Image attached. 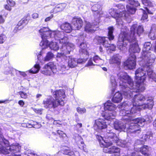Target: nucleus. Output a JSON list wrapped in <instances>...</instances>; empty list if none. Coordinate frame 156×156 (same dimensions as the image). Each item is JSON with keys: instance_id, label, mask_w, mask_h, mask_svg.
I'll return each mask as SVG.
<instances>
[{"instance_id": "f257e3e1", "label": "nucleus", "mask_w": 156, "mask_h": 156, "mask_svg": "<svg viewBox=\"0 0 156 156\" xmlns=\"http://www.w3.org/2000/svg\"><path fill=\"white\" fill-rule=\"evenodd\" d=\"M132 100V104L131 102L125 101L119 105L120 114L129 118H125L129 124V129L127 130V133L138 134L140 132V127H143L145 124V120L142 118L132 119L129 117H132L133 115L140 109H151L154 103L151 98H146L141 94L134 95Z\"/></svg>"}, {"instance_id": "f03ea898", "label": "nucleus", "mask_w": 156, "mask_h": 156, "mask_svg": "<svg viewBox=\"0 0 156 156\" xmlns=\"http://www.w3.org/2000/svg\"><path fill=\"white\" fill-rule=\"evenodd\" d=\"M141 61L142 62H144L145 64L144 66L137 69L135 71L136 85H134L133 80L126 73L120 72L116 76L112 75L111 77L112 92L115 91L117 83H119L123 94L127 98H129L132 97L133 93L142 92L145 90L144 81L147 77L146 71L148 69L147 68L152 65L147 64L146 60L143 59Z\"/></svg>"}, {"instance_id": "7ed1b4c3", "label": "nucleus", "mask_w": 156, "mask_h": 156, "mask_svg": "<svg viewBox=\"0 0 156 156\" xmlns=\"http://www.w3.org/2000/svg\"><path fill=\"white\" fill-rule=\"evenodd\" d=\"M129 30L127 28L125 30L122 29L121 30V33L120 34L117 42L118 48L120 50H123L126 49V46L129 42H131L130 44L129 52L130 53V55H133L134 53H139L140 51V48L139 47L138 44L135 39V40H133V38L128 37L127 33Z\"/></svg>"}, {"instance_id": "20e7f679", "label": "nucleus", "mask_w": 156, "mask_h": 156, "mask_svg": "<svg viewBox=\"0 0 156 156\" xmlns=\"http://www.w3.org/2000/svg\"><path fill=\"white\" fill-rule=\"evenodd\" d=\"M126 8L127 12L124 11L120 12L114 8L111 9L109 10L110 14L116 19L118 27L121 29V30L122 29L125 30L127 28V27L125 26L124 24H123L122 20H127L129 18V14H134L136 11V9L135 8L128 4L126 5Z\"/></svg>"}, {"instance_id": "39448f33", "label": "nucleus", "mask_w": 156, "mask_h": 156, "mask_svg": "<svg viewBox=\"0 0 156 156\" xmlns=\"http://www.w3.org/2000/svg\"><path fill=\"white\" fill-rule=\"evenodd\" d=\"M4 144L5 147H0V153L7 155V156H22L21 155H17L15 154L19 152L21 147L18 143H13L10 145L8 140L5 139L2 135L0 134V144Z\"/></svg>"}, {"instance_id": "423d86ee", "label": "nucleus", "mask_w": 156, "mask_h": 156, "mask_svg": "<svg viewBox=\"0 0 156 156\" xmlns=\"http://www.w3.org/2000/svg\"><path fill=\"white\" fill-rule=\"evenodd\" d=\"M105 111L102 113V116L107 120H112L116 115L115 112L117 107L110 101L105 103L104 105Z\"/></svg>"}, {"instance_id": "0eeeda50", "label": "nucleus", "mask_w": 156, "mask_h": 156, "mask_svg": "<svg viewBox=\"0 0 156 156\" xmlns=\"http://www.w3.org/2000/svg\"><path fill=\"white\" fill-rule=\"evenodd\" d=\"M151 46V44L150 42H146L144 44L141 57L142 59L146 60L147 64L149 65H152L155 58V55L149 51Z\"/></svg>"}, {"instance_id": "6e6552de", "label": "nucleus", "mask_w": 156, "mask_h": 156, "mask_svg": "<svg viewBox=\"0 0 156 156\" xmlns=\"http://www.w3.org/2000/svg\"><path fill=\"white\" fill-rule=\"evenodd\" d=\"M105 139L109 140L110 142L112 141L115 142L116 144L119 146L122 147H127L126 142L124 140H120L117 137L116 135L113 133L111 130H108L105 135ZM128 143H127V145Z\"/></svg>"}, {"instance_id": "1a4fd4ad", "label": "nucleus", "mask_w": 156, "mask_h": 156, "mask_svg": "<svg viewBox=\"0 0 156 156\" xmlns=\"http://www.w3.org/2000/svg\"><path fill=\"white\" fill-rule=\"evenodd\" d=\"M43 104L45 108H55L57 107L58 105H63L64 104V101L62 100H58L57 102L52 97H49L44 100Z\"/></svg>"}, {"instance_id": "9d476101", "label": "nucleus", "mask_w": 156, "mask_h": 156, "mask_svg": "<svg viewBox=\"0 0 156 156\" xmlns=\"http://www.w3.org/2000/svg\"><path fill=\"white\" fill-rule=\"evenodd\" d=\"M49 28L47 27H43L39 30V33L41 36L42 40L40 44V45L42 47V49L47 48L49 45L48 41L47 39H48L49 37H48L49 32L48 31Z\"/></svg>"}, {"instance_id": "9b49d317", "label": "nucleus", "mask_w": 156, "mask_h": 156, "mask_svg": "<svg viewBox=\"0 0 156 156\" xmlns=\"http://www.w3.org/2000/svg\"><path fill=\"white\" fill-rule=\"evenodd\" d=\"M74 44L70 42L68 43L64 47H62L60 48L61 52H58L57 55L58 58H62L66 60L67 59V57L66 56V54H69L75 48Z\"/></svg>"}, {"instance_id": "f8f14e48", "label": "nucleus", "mask_w": 156, "mask_h": 156, "mask_svg": "<svg viewBox=\"0 0 156 156\" xmlns=\"http://www.w3.org/2000/svg\"><path fill=\"white\" fill-rule=\"evenodd\" d=\"M56 72V66L52 62L45 65L41 70V73L46 76L51 75Z\"/></svg>"}, {"instance_id": "ddd939ff", "label": "nucleus", "mask_w": 156, "mask_h": 156, "mask_svg": "<svg viewBox=\"0 0 156 156\" xmlns=\"http://www.w3.org/2000/svg\"><path fill=\"white\" fill-rule=\"evenodd\" d=\"M143 32V27L139 26L137 27V24H134L131 28V34L129 36L130 38H133V40L136 39L137 36H139Z\"/></svg>"}, {"instance_id": "4468645a", "label": "nucleus", "mask_w": 156, "mask_h": 156, "mask_svg": "<svg viewBox=\"0 0 156 156\" xmlns=\"http://www.w3.org/2000/svg\"><path fill=\"white\" fill-rule=\"evenodd\" d=\"M112 144V142H109L108 143L107 146H105L104 147L103 149V151L105 153H109L110 154L116 153L117 155H116V154H115L111 156H120V149L117 147L115 146L111 147V145Z\"/></svg>"}, {"instance_id": "2eb2a0df", "label": "nucleus", "mask_w": 156, "mask_h": 156, "mask_svg": "<svg viewBox=\"0 0 156 156\" xmlns=\"http://www.w3.org/2000/svg\"><path fill=\"white\" fill-rule=\"evenodd\" d=\"M136 59L135 55L129 56L128 59L124 62V67L130 69L135 68L136 65Z\"/></svg>"}, {"instance_id": "dca6fc26", "label": "nucleus", "mask_w": 156, "mask_h": 156, "mask_svg": "<svg viewBox=\"0 0 156 156\" xmlns=\"http://www.w3.org/2000/svg\"><path fill=\"white\" fill-rule=\"evenodd\" d=\"M126 118H123L126 121V122H125V125H124V123L119 122L118 121H116L114 122V125L115 129L120 131H123L127 132V130L129 129V124L128 122L127 121V119H125Z\"/></svg>"}, {"instance_id": "f3484780", "label": "nucleus", "mask_w": 156, "mask_h": 156, "mask_svg": "<svg viewBox=\"0 0 156 156\" xmlns=\"http://www.w3.org/2000/svg\"><path fill=\"white\" fill-rule=\"evenodd\" d=\"M104 120L101 119H98L95 121L94 124V127L96 130H101L105 129L107 128L106 120H107L105 119Z\"/></svg>"}, {"instance_id": "a211bd4d", "label": "nucleus", "mask_w": 156, "mask_h": 156, "mask_svg": "<svg viewBox=\"0 0 156 156\" xmlns=\"http://www.w3.org/2000/svg\"><path fill=\"white\" fill-rule=\"evenodd\" d=\"M48 31L49 32V34H48V36H47L54 38L58 41H59L62 37H64V36L66 35L63 32L58 30L51 31L49 29Z\"/></svg>"}, {"instance_id": "6ab92c4d", "label": "nucleus", "mask_w": 156, "mask_h": 156, "mask_svg": "<svg viewBox=\"0 0 156 156\" xmlns=\"http://www.w3.org/2000/svg\"><path fill=\"white\" fill-rule=\"evenodd\" d=\"M42 54V51H41L38 54H37L38 60L42 64H44L46 61H49L54 57L53 54L51 52H49L47 53L46 55L43 59L41 56Z\"/></svg>"}, {"instance_id": "aec40b11", "label": "nucleus", "mask_w": 156, "mask_h": 156, "mask_svg": "<svg viewBox=\"0 0 156 156\" xmlns=\"http://www.w3.org/2000/svg\"><path fill=\"white\" fill-rule=\"evenodd\" d=\"M98 23L96 24H94V23H91L89 22H86L84 30L85 31L89 33H93L96 30H98V26L97 25Z\"/></svg>"}, {"instance_id": "412c9836", "label": "nucleus", "mask_w": 156, "mask_h": 156, "mask_svg": "<svg viewBox=\"0 0 156 156\" xmlns=\"http://www.w3.org/2000/svg\"><path fill=\"white\" fill-rule=\"evenodd\" d=\"M73 27L75 30H79L81 28L83 25L82 20L80 17H74L72 20Z\"/></svg>"}, {"instance_id": "4be33fe9", "label": "nucleus", "mask_w": 156, "mask_h": 156, "mask_svg": "<svg viewBox=\"0 0 156 156\" xmlns=\"http://www.w3.org/2000/svg\"><path fill=\"white\" fill-rule=\"evenodd\" d=\"M63 154L69 155L70 156H74V152L71 151L69 148L66 147L62 148L61 151H59L57 154L56 156H62Z\"/></svg>"}, {"instance_id": "5701e85b", "label": "nucleus", "mask_w": 156, "mask_h": 156, "mask_svg": "<svg viewBox=\"0 0 156 156\" xmlns=\"http://www.w3.org/2000/svg\"><path fill=\"white\" fill-rule=\"evenodd\" d=\"M53 95L55 98V100L57 102V101L60 100L61 101L62 100L63 101L65 98V92L63 90H56L53 93Z\"/></svg>"}, {"instance_id": "b1692460", "label": "nucleus", "mask_w": 156, "mask_h": 156, "mask_svg": "<svg viewBox=\"0 0 156 156\" xmlns=\"http://www.w3.org/2000/svg\"><path fill=\"white\" fill-rule=\"evenodd\" d=\"M152 137V133L151 132H148L147 134L143 135L140 140H137L136 143L139 144H143L145 141L151 140Z\"/></svg>"}, {"instance_id": "393cba45", "label": "nucleus", "mask_w": 156, "mask_h": 156, "mask_svg": "<svg viewBox=\"0 0 156 156\" xmlns=\"http://www.w3.org/2000/svg\"><path fill=\"white\" fill-rule=\"evenodd\" d=\"M151 66H150L147 68V69H147V75L149 78L152 79L156 82V74L152 71L151 68Z\"/></svg>"}, {"instance_id": "a878e982", "label": "nucleus", "mask_w": 156, "mask_h": 156, "mask_svg": "<svg viewBox=\"0 0 156 156\" xmlns=\"http://www.w3.org/2000/svg\"><path fill=\"white\" fill-rule=\"evenodd\" d=\"M66 5V3L58 4L55 6L52 10L51 11V12L56 13L62 11L65 9Z\"/></svg>"}, {"instance_id": "bb28decb", "label": "nucleus", "mask_w": 156, "mask_h": 156, "mask_svg": "<svg viewBox=\"0 0 156 156\" xmlns=\"http://www.w3.org/2000/svg\"><path fill=\"white\" fill-rule=\"evenodd\" d=\"M123 98L122 94L119 92H116L114 95L112 99L113 102L118 103L121 102Z\"/></svg>"}, {"instance_id": "cd10ccee", "label": "nucleus", "mask_w": 156, "mask_h": 156, "mask_svg": "<svg viewBox=\"0 0 156 156\" xmlns=\"http://www.w3.org/2000/svg\"><path fill=\"white\" fill-rule=\"evenodd\" d=\"M121 57L118 54L114 55L109 60L110 64L116 63L118 65L120 64Z\"/></svg>"}, {"instance_id": "c85d7f7f", "label": "nucleus", "mask_w": 156, "mask_h": 156, "mask_svg": "<svg viewBox=\"0 0 156 156\" xmlns=\"http://www.w3.org/2000/svg\"><path fill=\"white\" fill-rule=\"evenodd\" d=\"M60 27L62 30L67 33H70L72 29L70 24L67 23L62 24Z\"/></svg>"}, {"instance_id": "c756f323", "label": "nucleus", "mask_w": 156, "mask_h": 156, "mask_svg": "<svg viewBox=\"0 0 156 156\" xmlns=\"http://www.w3.org/2000/svg\"><path fill=\"white\" fill-rule=\"evenodd\" d=\"M79 52L80 54L86 55L87 57L88 53L87 50L86 44L83 42L81 43L80 46Z\"/></svg>"}, {"instance_id": "7c9ffc66", "label": "nucleus", "mask_w": 156, "mask_h": 156, "mask_svg": "<svg viewBox=\"0 0 156 156\" xmlns=\"http://www.w3.org/2000/svg\"><path fill=\"white\" fill-rule=\"evenodd\" d=\"M101 6L99 4H96L92 7V10L95 12L94 14H97V16L99 17L102 14V12L101 11Z\"/></svg>"}, {"instance_id": "2f4dec72", "label": "nucleus", "mask_w": 156, "mask_h": 156, "mask_svg": "<svg viewBox=\"0 0 156 156\" xmlns=\"http://www.w3.org/2000/svg\"><path fill=\"white\" fill-rule=\"evenodd\" d=\"M68 64L69 67L73 68L75 67L77 65L76 59L71 56H69Z\"/></svg>"}, {"instance_id": "473e14b6", "label": "nucleus", "mask_w": 156, "mask_h": 156, "mask_svg": "<svg viewBox=\"0 0 156 156\" xmlns=\"http://www.w3.org/2000/svg\"><path fill=\"white\" fill-rule=\"evenodd\" d=\"M148 36L151 40L156 39V25L152 26Z\"/></svg>"}, {"instance_id": "72a5a7b5", "label": "nucleus", "mask_w": 156, "mask_h": 156, "mask_svg": "<svg viewBox=\"0 0 156 156\" xmlns=\"http://www.w3.org/2000/svg\"><path fill=\"white\" fill-rule=\"evenodd\" d=\"M27 23V21L25 19H23L20 20L18 23L15 28L14 31L20 30L23 28L24 26Z\"/></svg>"}, {"instance_id": "f704fd0d", "label": "nucleus", "mask_w": 156, "mask_h": 156, "mask_svg": "<svg viewBox=\"0 0 156 156\" xmlns=\"http://www.w3.org/2000/svg\"><path fill=\"white\" fill-rule=\"evenodd\" d=\"M150 149V147L144 145L138 150V151H140L145 156H149L148 151Z\"/></svg>"}, {"instance_id": "c9c22d12", "label": "nucleus", "mask_w": 156, "mask_h": 156, "mask_svg": "<svg viewBox=\"0 0 156 156\" xmlns=\"http://www.w3.org/2000/svg\"><path fill=\"white\" fill-rule=\"evenodd\" d=\"M98 42L100 43H102L103 45L105 47L108 48L110 45V44L108 43V41L106 40L105 37H97Z\"/></svg>"}, {"instance_id": "e433bc0d", "label": "nucleus", "mask_w": 156, "mask_h": 156, "mask_svg": "<svg viewBox=\"0 0 156 156\" xmlns=\"http://www.w3.org/2000/svg\"><path fill=\"white\" fill-rule=\"evenodd\" d=\"M97 138L100 144L101 147H104L105 146H107L108 142V140H105L101 136L98 135L97 136Z\"/></svg>"}, {"instance_id": "4c0bfd02", "label": "nucleus", "mask_w": 156, "mask_h": 156, "mask_svg": "<svg viewBox=\"0 0 156 156\" xmlns=\"http://www.w3.org/2000/svg\"><path fill=\"white\" fill-rule=\"evenodd\" d=\"M40 68L41 67L39 64L36 63L34 65V66L29 70V72L30 73L36 74L39 72Z\"/></svg>"}, {"instance_id": "58836bf2", "label": "nucleus", "mask_w": 156, "mask_h": 156, "mask_svg": "<svg viewBox=\"0 0 156 156\" xmlns=\"http://www.w3.org/2000/svg\"><path fill=\"white\" fill-rule=\"evenodd\" d=\"M58 41L62 45L61 47H64L69 43V39L66 35L64 36V37H62Z\"/></svg>"}, {"instance_id": "ea45409f", "label": "nucleus", "mask_w": 156, "mask_h": 156, "mask_svg": "<svg viewBox=\"0 0 156 156\" xmlns=\"http://www.w3.org/2000/svg\"><path fill=\"white\" fill-rule=\"evenodd\" d=\"M93 60L95 63H97L95 64L96 65L100 66L102 65L104 63V60L98 55L94 56L93 58Z\"/></svg>"}, {"instance_id": "a19ab883", "label": "nucleus", "mask_w": 156, "mask_h": 156, "mask_svg": "<svg viewBox=\"0 0 156 156\" xmlns=\"http://www.w3.org/2000/svg\"><path fill=\"white\" fill-rule=\"evenodd\" d=\"M108 38L109 39V41L113 40L114 38V36L113 34V31L114 28L113 27H108Z\"/></svg>"}, {"instance_id": "79ce46f5", "label": "nucleus", "mask_w": 156, "mask_h": 156, "mask_svg": "<svg viewBox=\"0 0 156 156\" xmlns=\"http://www.w3.org/2000/svg\"><path fill=\"white\" fill-rule=\"evenodd\" d=\"M49 46L52 50L55 51L58 50L59 48V46L57 42H51L49 44Z\"/></svg>"}, {"instance_id": "37998d69", "label": "nucleus", "mask_w": 156, "mask_h": 156, "mask_svg": "<svg viewBox=\"0 0 156 156\" xmlns=\"http://www.w3.org/2000/svg\"><path fill=\"white\" fill-rule=\"evenodd\" d=\"M142 3L146 6L152 7L154 6V4L149 0H141Z\"/></svg>"}, {"instance_id": "c03bdc74", "label": "nucleus", "mask_w": 156, "mask_h": 156, "mask_svg": "<svg viewBox=\"0 0 156 156\" xmlns=\"http://www.w3.org/2000/svg\"><path fill=\"white\" fill-rule=\"evenodd\" d=\"M83 55V56H84V58H79L78 59H76L77 64H78L84 63L87 60V59L88 58V55H87V56H86V55Z\"/></svg>"}, {"instance_id": "a18cd8bd", "label": "nucleus", "mask_w": 156, "mask_h": 156, "mask_svg": "<svg viewBox=\"0 0 156 156\" xmlns=\"http://www.w3.org/2000/svg\"><path fill=\"white\" fill-rule=\"evenodd\" d=\"M35 123H36V124H31L29 123H27L26 125V126L29 128H30L33 127L36 128H38L40 127L41 126L40 124L38 123L37 122H35Z\"/></svg>"}, {"instance_id": "49530a36", "label": "nucleus", "mask_w": 156, "mask_h": 156, "mask_svg": "<svg viewBox=\"0 0 156 156\" xmlns=\"http://www.w3.org/2000/svg\"><path fill=\"white\" fill-rule=\"evenodd\" d=\"M19 94L20 95L22 98L26 99L28 97V95L26 93L23 91H21L19 92Z\"/></svg>"}, {"instance_id": "de8ad7c7", "label": "nucleus", "mask_w": 156, "mask_h": 156, "mask_svg": "<svg viewBox=\"0 0 156 156\" xmlns=\"http://www.w3.org/2000/svg\"><path fill=\"white\" fill-rule=\"evenodd\" d=\"M74 137L76 143L79 144V142L82 140V138L80 136L77 134H75L74 136Z\"/></svg>"}, {"instance_id": "09e8293b", "label": "nucleus", "mask_w": 156, "mask_h": 156, "mask_svg": "<svg viewBox=\"0 0 156 156\" xmlns=\"http://www.w3.org/2000/svg\"><path fill=\"white\" fill-rule=\"evenodd\" d=\"M76 110L77 112L80 114H83L86 112V109L84 108H80L78 107L77 108Z\"/></svg>"}, {"instance_id": "8fccbe9b", "label": "nucleus", "mask_w": 156, "mask_h": 156, "mask_svg": "<svg viewBox=\"0 0 156 156\" xmlns=\"http://www.w3.org/2000/svg\"><path fill=\"white\" fill-rule=\"evenodd\" d=\"M28 153L29 154L28 155V156H48L45 154H41L40 155H39L35 154L33 151H30V153Z\"/></svg>"}, {"instance_id": "3c124183", "label": "nucleus", "mask_w": 156, "mask_h": 156, "mask_svg": "<svg viewBox=\"0 0 156 156\" xmlns=\"http://www.w3.org/2000/svg\"><path fill=\"white\" fill-rule=\"evenodd\" d=\"M140 9L142 10L143 13L142 16L141 18V20L144 21L145 20L147 19L148 18V16L147 14L145 12V11L143 10L142 9Z\"/></svg>"}, {"instance_id": "603ef678", "label": "nucleus", "mask_w": 156, "mask_h": 156, "mask_svg": "<svg viewBox=\"0 0 156 156\" xmlns=\"http://www.w3.org/2000/svg\"><path fill=\"white\" fill-rule=\"evenodd\" d=\"M6 38L5 36L3 34L0 35V44L2 43Z\"/></svg>"}, {"instance_id": "864d4df0", "label": "nucleus", "mask_w": 156, "mask_h": 156, "mask_svg": "<svg viewBox=\"0 0 156 156\" xmlns=\"http://www.w3.org/2000/svg\"><path fill=\"white\" fill-rule=\"evenodd\" d=\"M7 4L11 6H14L15 5V2L13 0H7Z\"/></svg>"}, {"instance_id": "5fc2aeb1", "label": "nucleus", "mask_w": 156, "mask_h": 156, "mask_svg": "<svg viewBox=\"0 0 156 156\" xmlns=\"http://www.w3.org/2000/svg\"><path fill=\"white\" fill-rule=\"evenodd\" d=\"M93 58H90L87 64V66H91L92 65H95V64L93 62Z\"/></svg>"}, {"instance_id": "6e6d98bb", "label": "nucleus", "mask_w": 156, "mask_h": 156, "mask_svg": "<svg viewBox=\"0 0 156 156\" xmlns=\"http://www.w3.org/2000/svg\"><path fill=\"white\" fill-rule=\"evenodd\" d=\"M82 125L81 123H78L76 125V130L78 133L81 132V131L79 129L82 127Z\"/></svg>"}, {"instance_id": "4d7b16f0", "label": "nucleus", "mask_w": 156, "mask_h": 156, "mask_svg": "<svg viewBox=\"0 0 156 156\" xmlns=\"http://www.w3.org/2000/svg\"><path fill=\"white\" fill-rule=\"evenodd\" d=\"M116 6L119 9L122 10L125 9V6L122 4H119L117 5Z\"/></svg>"}, {"instance_id": "13d9d810", "label": "nucleus", "mask_w": 156, "mask_h": 156, "mask_svg": "<svg viewBox=\"0 0 156 156\" xmlns=\"http://www.w3.org/2000/svg\"><path fill=\"white\" fill-rule=\"evenodd\" d=\"M108 49H110V50L112 51H114L115 50L116 48L115 46L113 44H110V45L108 48Z\"/></svg>"}, {"instance_id": "bf43d9fd", "label": "nucleus", "mask_w": 156, "mask_h": 156, "mask_svg": "<svg viewBox=\"0 0 156 156\" xmlns=\"http://www.w3.org/2000/svg\"><path fill=\"white\" fill-rule=\"evenodd\" d=\"M53 17V15H51V16L49 17H48L46 18L44 20L45 22H47L49 21Z\"/></svg>"}, {"instance_id": "052dcab7", "label": "nucleus", "mask_w": 156, "mask_h": 156, "mask_svg": "<svg viewBox=\"0 0 156 156\" xmlns=\"http://www.w3.org/2000/svg\"><path fill=\"white\" fill-rule=\"evenodd\" d=\"M135 1L134 0H128L127 3L132 5H133L135 3Z\"/></svg>"}, {"instance_id": "680f3d73", "label": "nucleus", "mask_w": 156, "mask_h": 156, "mask_svg": "<svg viewBox=\"0 0 156 156\" xmlns=\"http://www.w3.org/2000/svg\"><path fill=\"white\" fill-rule=\"evenodd\" d=\"M39 15L38 13H34L32 15V17L33 19H36L38 17Z\"/></svg>"}, {"instance_id": "e2e57ef3", "label": "nucleus", "mask_w": 156, "mask_h": 156, "mask_svg": "<svg viewBox=\"0 0 156 156\" xmlns=\"http://www.w3.org/2000/svg\"><path fill=\"white\" fill-rule=\"evenodd\" d=\"M11 7L7 4L5 6V8L6 9L10 11L12 9Z\"/></svg>"}, {"instance_id": "0e129e2a", "label": "nucleus", "mask_w": 156, "mask_h": 156, "mask_svg": "<svg viewBox=\"0 0 156 156\" xmlns=\"http://www.w3.org/2000/svg\"><path fill=\"white\" fill-rule=\"evenodd\" d=\"M69 67H66L65 65H62L61 67V69L62 71H65L68 69Z\"/></svg>"}, {"instance_id": "69168bd1", "label": "nucleus", "mask_w": 156, "mask_h": 156, "mask_svg": "<svg viewBox=\"0 0 156 156\" xmlns=\"http://www.w3.org/2000/svg\"><path fill=\"white\" fill-rule=\"evenodd\" d=\"M53 123L55 125L61 124V122L59 121L54 120Z\"/></svg>"}, {"instance_id": "338daca9", "label": "nucleus", "mask_w": 156, "mask_h": 156, "mask_svg": "<svg viewBox=\"0 0 156 156\" xmlns=\"http://www.w3.org/2000/svg\"><path fill=\"white\" fill-rule=\"evenodd\" d=\"M18 104L22 107H23L24 105V103L22 100H20L18 101Z\"/></svg>"}, {"instance_id": "774afa93", "label": "nucleus", "mask_w": 156, "mask_h": 156, "mask_svg": "<svg viewBox=\"0 0 156 156\" xmlns=\"http://www.w3.org/2000/svg\"><path fill=\"white\" fill-rule=\"evenodd\" d=\"M57 133L60 136H63L62 135L64 134L66 135V134L64 133L63 132L61 131V130H58L57 131Z\"/></svg>"}]
</instances>
